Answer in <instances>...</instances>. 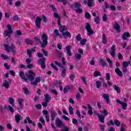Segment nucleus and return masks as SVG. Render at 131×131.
I'll use <instances>...</instances> for the list:
<instances>
[{
	"label": "nucleus",
	"instance_id": "obj_1",
	"mask_svg": "<svg viewBox=\"0 0 131 131\" xmlns=\"http://www.w3.org/2000/svg\"><path fill=\"white\" fill-rule=\"evenodd\" d=\"M7 28L8 30H6L4 31V36L5 37H7V36H8V37L6 39V40L8 42V40L9 41H11V40H12V39L10 38V36H11V34H13V31L12 30V28L11 27V25H7Z\"/></svg>",
	"mask_w": 131,
	"mask_h": 131
},
{
	"label": "nucleus",
	"instance_id": "obj_2",
	"mask_svg": "<svg viewBox=\"0 0 131 131\" xmlns=\"http://www.w3.org/2000/svg\"><path fill=\"white\" fill-rule=\"evenodd\" d=\"M4 47L6 51H7L8 53H10V52H12L13 55L16 54V51H15V46H14V45L12 44L11 47H9L8 45H5Z\"/></svg>",
	"mask_w": 131,
	"mask_h": 131
},
{
	"label": "nucleus",
	"instance_id": "obj_3",
	"mask_svg": "<svg viewBox=\"0 0 131 131\" xmlns=\"http://www.w3.org/2000/svg\"><path fill=\"white\" fill-rule=\"evenodd\" d=\"M103 115H98V118L100 121V122H102V123L104 122V119H105V116H107L108 115V112L107 111V110H104L102 112Z\"/></svg>",
	"mask_w": 131,
	"mask_h": 131
},
{
	"label": "nucleus",
	"instance_id": "obj_4",
	"mask_svg": "<svg viewBox=\"0 0 131 131\" xmlns=\"http://www.w3.org/2000/svg\"><path fill=\"white\" fill-rule=\"evenodd\" d=\"M26 75L27 76V79L28 78L31 81H33L34 78H35V73L31 70L28 71V75Z\"/></svg>",
	"mask_w": 131,
	"mask_h": 131
},
{
	"label": "nucleus",
	"instance_id": "obj_5",
	"mask_svg": "<svg viewBox=\"0 0 131 131\" xmlns=\"http://www.w3.org/2000/svg\"><path fill=\"white\" fill-rule=\"evenodd\" d=\"M43 43L41 44L42 48H45L48 45V36L46 34H43L41 36Z\"/></svg>",
	"mask_w": 131,
	"mask_h": 131
},
{
	"label": "nucleus",
	"instance_id": "obj_6",
	"mask_svg": "<svg viewBox=\"0 0 131 131\" xmlns=\"http://www.w3.org/2000/svg\"><path fill=\"white\" fill-rule=\"evenodd\" d=\"M85 28L87 31V33L88 35H92V34H94V31L92 29V28L91 27V25L89 24L88 23L86 24V27Z\"/></svg>",
	"mask_w": 131,
	"mask_h": 131
},
{
	"label": "nucleus",
	"instance_id": "obj_7",
	"mask_svg": "<svg viewBox=\"0 0 131 131\" xmlns=\"http://www.w3.org/2000/svg\"><path fill=\"white\" fill-rule=\"evenodd\" d=\"M116 51V46L115 45H113L111 47V50L110 51V54L113 57V58H115V52Z\"/></svg>",
	"mask_w": 131,
	"mask_h": 131
},
{
	"label": "nucleus",
	"instance_id": "obj_8",
	"mask_svg": "<svg viewBox=\"0 0 131 131\" xmlns=\"http://www.w3.org/2000/svg\"><path fill=\"white\" fill-rule=\"evenodd\" d=\"M27 121L29 124H32L33 126H35V122L32 121L31 119H30V118L29 117H27L24 120V123L25 124H26L27 123Z\"/></svg>",
	"mask_w": 131,
	"mask_h": 131
},
{
	"label": "nucleus",
	"instance_id": "obj_9",
	"mask_svg": "<svg viewBox=\"0 0 131 131\" xmlns=\"http://www.w3.org/2000/svg\"><path fill=\"white\" fill-rule=\"evenodd\" d=\"M41 20H42V18L41 17H36L35 20V25L37 28H39V27H40V24H41Z\"/></svg>",
	"mask_w": 131,
	"mask_h": 131
},
{
	"label": "nucleus",
	"instance_id": "obj_10",
	"mask_svg": "<svg viewBox=\"0 0 131 131\" xmlns=\"http://www.w3.org/2000/svg\"><path fill=\"white\" fill-rule=\"evenodd\" d=\"M18 74L19 76L20 77V78H21V79H24V80H27V76L24 74V72L20 71Z\"/></svg>",
	"mask_w": 131,
	"mask_h": 131
},
{
	"label": "nucleus",
	"instance_id": "obj_11",
	"mask_svg": "<svg viewBox=\"0 0 131 131\" xmlns=\"http://www.w3.org/2000/svg\"><path fill=\"white\" fill-rule=\"evenodd\" d=\"M117 102L121 105L124 110L126 109V106H127V104H126V103L121 102V101L119 100V99H117Z\"/></svg>",
	"mask_w": 131,
	"mask_h": 131
},
{
	"label": "nucleus",
	"instance_id": "obj_12",
	"mask_svg": "<svg viewBox=\"0 0 131 131\" xmlns=\"http://www.w3.org/2000/svg\"><path fill=\"white\" fill-rule=\"evenodd\" d=\"M72 47H71V46H67L66 47V50H67V54L68 56H72V53H71V49Z\"/></svg>",
	"mask_w": 131,
	"mask_h": 131
},
{
	"label": "nucleus",
	"instance_id": "obj_13",
	"mask_svg": "<svg viewBox=\"0 0 131 131\" xmlns=\"http://www.w3.org/2000/svg\"><path fill=\"white\" fill-rule=\"evenodd\" d=\"M39 82H40V78L39 77H36L35 81H31V83L33 85H37V83H39Z\"/></svg>",
	"mask_w": 131,
	"mask_h": 131
},
{
	"label": "nucleus",
	"instance_id": "obj_14",
	"mask_svg": "<svg viewBox=\"0 0 131 131\" xmlns=\"http://www.w3.org/2000/svg\"><path fill=\"white\" fill-rule=\"evenodd\" d=\"M46 59L45 58H41L39 59V63L41 64V67L42 69H45L46 68V62H45Z\"/></svg>",
	"mask_w": 131,
	"mask_h": 131
},
{
	"label": "nucleus",
	"instance_id": "obj_15",
	"mask_svg": "<svg viewBox=\"0 0 131 131\" xmlns=\"http://www.w3.org/2000/svg\"><path fill=\"white\" fill-rule=\"evenodd\" d=\"M24 101V100L22 98H19L18 100V104H19V107L17 108L18 110H20V109H22V107H23V102Z\"/></svg>",
	"mask_w": 131,
	"mask_h": 131
},
{
	"label": "nucleus",
	"instance_id": "obj_16",
	"mask_svg": "<svg viewBox=\"0 0 131 131\" xmlns=\"http://www.w3.org/2000/svg\"><path fill=\"white\" fill-rule=\"evenodd\" d=\"M63 36L64 38H67V37H71V34L68 31H66L64 33L61 34V37Z\"/></svg>",
	"mask_w": 131,
	"mask_h": 131
},
{
	"label": "nucleus",
	"instance_id": "obj_17",
	"mask_svg": "<svg viewBox=\"0 0 131 131\" xmlns=\"http://www.w3.org/2000/svg\"><path fill=\"white\" fill-rule=\"evenodd\" d=\"M93 2L94 0H84L83 3L85 5L87 4L88 7H92V4H93Z\"/></svg>",
	"mask_w": 131,
	"mask_h": 131
},
{
	"label": "nucleus",
	"instance_id": "obj_18",
	"mask_svg": "<svg viewBox=\"0 0 131 131\" xmlns=\"http://www.w3.org/2000/svg\"><path fill=\"white\" fill-rule=\"evenodd\" d=\"M103 98H104V100H105V102L106 104H109L110 103V100H109V95L107 94H104L102 95Z\"/></svg>",
	"mask_w": 131,
	"mask_h": 131
},
{
	"label": "nucleus",
	"instance_id": "obj_19",
	"mask_svg": "<svg viewBox=\"0 0 131 131\" xmlns=\"http://www.w3.org/2000/svg\"><path fill=\"white\" fill-rule=\"evenodd\" d=\"M60 70L61 71V75L62 77H65V76H66V68H65L64 67H63L62 68H61V69Z\"/></svg>",
	"mask_w": 131,
	"mask_h": 131
},
{
	"label": "nucleus",
	"instance_id": "obj_20",
	"mask_svg": "<svg viewBox=\"0 0 131 131\" xmlns=\"http://www.w3.org/2000/svg\"><path fill=\"white\" fill-rule=\"evenodd\" d=\"M130 36V34H129V33H125L123 34L122 38L123 39L128 40V38Z\"/></svg>",
	"mask_w": 131,
	"mask_h": 131
},
{
	"label": "nucleus",
	"instance_id": "obj_21",
	"mask_svg": "<svg viewBox=\"0 0 131 131\" xmlns=\"http://www.w3.org/2000/svg\"><path fill=\"white\" fill-rule=\"evenodd\" d=\"M72 88H73V85H72L66 86L63 89V92L64 93V94H66V93H68V91H69V90H70L71 89H72Z\"/></svg>",
	"mask_w": 131,
	"mask_h": 131
},
{
	"label": "nucleus",
	"instance_id": "obj_22",
	"mask_svg": "<svg viewBox=\"0 0 131 131\" xmlns=\"http://www.w3.org/2000/svg\"><path fill=\"white\" fill-rule=\"evenodd\" d=\"M52 9L53 10V11H54V16L55 17V18H58V19L60 18V16H59V14H58V13H57L56 12H57V10H56V8H55V7L52 6Z\"/></svg>",
	"mask_w": 131,
	"mask_h": 131
},
{
	"label": "nucleus",
	"instance_id": "obj_23",
	"mask_svg": "<svg viewBox=\"0 0 131 131\" xmlns=\"http://www.w3.org/2000/svg\"><path fill=\"white\" fill-rule=\"evenodd\" d=\"M59 36V38H62V35H60L59 34V30H54V37H57V36Z\"/></svg>",
	"mask_w": 131,
	"mask_h": 131
},
{
	"label": "nucleus",
	"instance_id": "obj_24",
	"mask_svg": "<svg viewBox=\"0 0 131 131\" xmlns=\"http://www.w3.org/2000/svg\"><path fill=\"white\" fill-rule=\"evenodd\" d=\"M56 124L58 127H61L62 125H63V123L62 122V121L60 119L56 120Z\"/></svg>",
	"mask_w": 131,
	"mask_h": 131
},
{
	"label": "nucleus",
	"instance_id": "obj_25",
	"mask_svg": "<svg viewBox=\"0 0 131 131\" xmlns=\"http://www.w3.org/2000/svg\"><path fill=\"white\" fill-rule=\"evenodd\" d=\"M81 98H82L81 94H80V93H77L76 94V99L77 101H78V102H81Z\"/></svg>",
	"mask_w": 131,
	"mask_h": 131
},
{
	"label": "nucleus",
	"instance_id": "obj_26",
	"mask_svg": "<svg viewBox=\"0 0 131 131\" xmlns=\"http://www.w3.org/2000/svg\"><path fill=\"white\" fill-rule=\"evenodd\" d=\"M67 29V27L65 26H59V31L60 32H63Z\"/></svg>",
	"mask_w": 131,
	"mask_h": 131
},
{
	"label": "nucleus",
	"instance_id": "obj_27",
	"mask_svg": "<svg viewBox=\"0 0 131 131\" xmlns=\"http://www.w3.org/2000/svg\"><path fill=\"white\" fill-rule=\"evenodd\" d=\"M15 119L17 122V123H19L20 120L21 119V115H16L15 116Z\"/></svg>",
	"mask_w": 131,
	"mask_h": 131
},
{
	"label": "nucleus",
	"instance_id": "obj_28",
	"mask_svg": "<svg viewBox=\"0 0 131 131\" xmlns=\"http://www.w3.org/2000/svg\"><path fill=\"white\" fill-rule=\"evenodd\" d=\"M115 71L119 76H122V72H121V71L119 69H116Z\"/></svg>",
	"mask_w": 131,
	"mask_h": 131
},
{
	"label": "nucleus",
	"instance_id": "obj_29",
	"mask_svg": "<svg viewBox=\"0 0 131 131\" xmlns=\"http://www.w3.org/2000/svg\"><path fill=\"white\" fill-rule=\"evenodd\" d=\"M51 114L52 120H55V118H56V116H57V113L55 112H51Z\"/></svg>",
	"mask_w": 131,
	"mask_h": 131
},
{
	"label": "nucleus",
	"instance_id": "obj_30",
	"mask_svg": "<svg viewBox=\"0 0 131 131\" xmlns=\"http://www.w3.org/2000/svg\"><path fill=\"white\" fill-rule=\"evenodd\" d=\"M27 52L28 55H29V57L30 58H31V55L32 54V53H33V52H34V49H32L31 50H29V49H28Z\"/></svg>",
	"mask_w": 131,
	"mask_h": 131
},
{
	"label": "nucleus",
	"instance_id": "obj_31",
	"mask_svg": "<svg viewBox=\"0 0 131 131\" xmlns=\"http://www.w3.org/2000/svg\"><path fill=\"white\" fill-rule=\"evenodd\" d=\"M96 88L97 89H100V88H101V86L102 85V82H101L100 81H96Z\"/></svg>",
	"mask_w": 131,
	"mask_h": 131
},
{
	"label": "nucleus",
	"instance_id": "obj_32",
	"mask_svg": "<svg viewBox=\"0 0 131 131\" xmlns=\"http://www.w3.org/2000/svg\"><path fill=\"white\" fill-rule=\"evenodd\" d=\"M114 29H116V30H117V32H119V31H120V26H119V25L118 24H115L114 26Z\"/></svg>",
	"mask_w": 131,
	"mask_h": 131
},
{
	"label": "nucleus",
	"instance_id": "obj_33",
	"mask_svg": "<svg viewBox=\"0 0 131 131\" xmlns=\"http://www.w3.org/2000/svg\"><path fill=\"white\" fill-rule=\"evenodd\" d=\"M44 96L45 97V100L46 101V102H49V101L51 100V96H50V95H49L48 94H46Z\"/></svg>",
	"mask_w": 131,
	"mask_h": 131
},
{
	"label": "nucleus",
	"instance_id": "obj_34",
	"mask_svg": "<svg viewBox=\"0 0 131 131\" xmlns=\"http://www.w3.org/2000/svg\"><path fill=\"white\" fill-rule=\"evenodd\" d=\"M99 63L100 65H102V66L103 67H104V66H105V65H106V62H105V61L103 60V59H100L99 60Z\"/></svg>",
	"mask_w": 131,
	"mask_h": 131
},
{
	"label": "nucleus",
	"instance_id": "obj_35",
	"mask_svg": "<svg viewBox=\"0 0 131 131\" xmlns=\"http://www.w3.org/2000/svg\"><path fill=\"white\" fill-rule=\"evenodd\" d=\"M23 90L24 92V94H25V95H29V94H30V92H29V90H28V89H27V88H23Z\"/></svg>",
	"mask_w": 131,
	"mask_h": 131
},
{
	"label": "nucleus",
	"instance_id": "obj_36",
	"mask_svg": "<svg viewBox=\"0 0 131 131\" xmlns=\"http://www.w3.org/2000/svg\"><path fill=\"white\" fill-rule=\"evenodd\" d=\"M8 102L9 103H10L11 105H12V106H13V107H14V106H15V104H14V99L12 98H10L8 100Z\"/></svg>",
	"mask_w": 131,
	"mask_h": 131
},
{
	"label": "nucleus",
	"instance_id": "obj_37",
	"mask_svg": "<svg viewBox=\"0 0 131 131\" xmlns=\"http://www.w3.org/2000/svg\"><path fill=\"white\" fill-rule=\"evenodd\" d=\"M102 42L104 45H106V43H107V39H106V36L105 34L102 35Z\"/></svg>",
	"mask_w": 131,
	"mask_h": 131
},
{
	"label": "nucleus",
	"instance_id": "obj_38",
	"mask_svg": "<svg viewBox=\"0 0 131 131\" xmlns=\"http://www.w3.org/2000/svg\"><path fill=\"white\" fill-rule=\"evenodd\" d=\"M10 85V84L9 83V82L7 81H5L3 82V86H5V88H6V89H8L9 88Z\"/></svg>",
	"mask_w": 131,
	"mask_h": 131
},
{
	"label": "nucleus",
	"instance_id": "obj_39",
	"mask_svg": "<svg viewBox=\"0 0 131 131\" xmlns=\"http://www.w3.org/2000/svg\"><path fill=\"white\" fill-rule=\"evenodd\" d=\"M130 63V61H124L123 62V67H128V64Z\"/></svg>",
	"mask_w": 131,
	"mask_h": 131
},
{
	"label": "nucleus",
	"instance_id": "obj_40",
	"mask_svg": "<svg viewBox=\"0 0 131 131\" xmlns=\"http://www.w3.org/2000/svg\"><path fill=\"white\" fill-rule=\"evenodd\" d=\"M69 112L71 115H73V107L72 106H69Z\"/></svg>",
	"mask_w": 131,
	"mask_h": 131
},
{
	"label": "nucleus",
	"instance_id": "obj_41",
	"mask_svg": "<svg viewBox=\"0 0 131 131\" xmlns=\"http://www.w3.org/2000/svg\"><path fill=\"white\" fill-rule=\"evenodd\" d=\"M106 60H107L108 63H109L110 68H112V66L113 65L112 64V60H111V59L109 58H107Z\"/></svg>",
	"mask_w": 131,
	"mask_h": 131
},
{
	"label": "nucleus",
	"instance_id": "obj_42",
	"mask_svg": "<svg viewBox=\"0 0 131 131\" xmlns=\"http://www.w3.org/2000/svg\"><path fill=\"white\" fill-rule=\"evenodd\" d=\"M94 76L95 77H97V76H101V74L100 73V72L98 71H96L94 73Z\"/></svg>",
	"mask_w": 131,
	"mask_h": 131
},
{
	"label": "nucleus",
	"instance_id": "obj_43",
	"mask_svg": "<svg viewBox=\"0 0 131 131\" xmlns=\"http://www.w3.org/2000/svg\"><path fill=\"white\" fill-rule=\"evenodd\" d=\"M114 90H116V91L118 94H120V89H119L118 86L115 85L114 86Z\"/></svg>",
	"mask_w": 131,
	"mask_h": 131
},
{
	"label": "nucleus",
	"instance_id": "obj_44",
	"mask_svg": "<svg viewBox=\"0 0 131 131\" xmlns=\"http://www.w3.org/2000/svg\"><path fill=\"white\" fill-rule=\"evenodd\" d=\"M74 6L75 8H76L77 9H78L80 8V7H81V5L80 4V3H75L74 4Z\"/></svg>",
	"mask_w": 131,
	"mask_h": 131
},
{
	"label": "nucleus",
	"instance_id": "obj_45",
	"mask_svg": "<svg viewBox=\"0 0 131 131\" xmlns=\"http://www.w3.org/2000/svg\"><path fill=\"white\" fill-rule=\"evenodd\" d=\"M75 57L76 58V59H77L78 60H80V59L81 58V54L77 53L75 54Z\"/></svg>",
	"mask_w": 131,
	"mask_h": 131
},
{
	"label": "nucleus",
	"instance_id": "obj_46",
	"mask_svg": "<svg viewBox=\"0 0 131 131\" xmlns=\"http://www.w3.org/2000/svg\"><path fill=\"white\" fill-rule=\"evenodd\" d=\"M54 63H55V64H56V65H57V66H59V67H60V68H62V67H64L63 66H62V64H61V62H60L55 61Z\"/></svg>",
	"mask_w": 131,
	"mask_h": 131
},
{
	"label": "nucleus",
	"instance_id": "obj_47",
	"mask_svg": "<svg viewBox=\"0 0 131 131\" xmlns=\"http://www.w3.org/2000/svg\"><path fill=\"white\" fill-rule=\"evenodd\" d=\"M26 43H27V45H32V43H33V42L32 41V40L29 39H27L26 40Z\"/></svg>",
	"mask_w": 131,
	"mask_h": 131
},
{
	"label": "nucleus",
	"instance_id": "obj_48",
	"mask_svg": "<svg viewBox=\"0 0 131 131\" xmlns=\"http://www.w3.org/2000/svg\"><path fill=\"white\" fill-rule=\"evenodd\" d=\"M94 20H95V22L97 24H99V23H100V17H99L98 16L94 18Z\"/></svg>",
	"mask_w": 131,
	"mask_h": 131
},
{
	"label": "nucleus",
	"instance_id": "obj_49",
	"mask_svg": "<svg viewBox=\"0 0 131 131\" xmlns=\"http://www.w3.org/2000/svg\"><path fill=\"white\" fill-rule=\"evenodd\" d=\"M7 109L8 110H10L12 113L14 112V108L11 105H8L7 107Z\"/></svg>",
	"mask_w": 131,
	"mask_h": 131
},
{
	"label": "nucleus",
	"instance_id": "obj_50",
	"mask_svg": "<svg viewBox=\"0 0 131 131\" xmlns=\"http://www.w3.org/2000/svg\"><path fill=\"white\" fill-rule=\"evenodd\" d=\"M85 42H86V39H82L80 41V44L81 45V46L85 45Z\"/></svg>",
	"mask_w": 131,
	"mask_h": 131
},
{
	"label": "nucleus",
	"instance_id": "obj_51",
	"mask_svg": "<svg viewBox=\"0 0 131 131\" xmlns=\"http://www.w3.org/2000/svg\"><path fill=\"white\" fill-rule=\"evenodd\" d=\"M76 38L77 40L80 41V40H81V36L79 34L76 36Z\"/></svg>",
	"mask_w": 131,
	"mask_h": 131
},
{
	"label": "nucleus",
	"instance_id": "obj_52",
	"mask_svg": "<svg viewBox=\"0 0 131 131\" xmlns=\"http://www.w3.org/2000/svg\"><path fill=\"white\" fill-rule=\"evenodd\" d=\"M114 123L116 126H119L120 125V122L117 120L114 121Z\"/></svg>",
	"mask_w": 131,
	"mask_h": 131
},
{
	"label": "nucleus",
	"instance_id": "obj_53",
	"mask_svg": "<svg viewBox=\"0 0 131 131\" xmlns=\"http://www.w3.org/2000/svg\"><path fill=\"white\" fill-rule=\"evenodd\" d=\"M125 127V124H122L121 125L120 131H125V129H124Z\"/></svg>",
	"mask_w": 131,
	"mask_h": 131
},
{
	"label": "nucleus",
	"instance_id": "obj_54",
	"mask_svg": "<svg viewBox=\"0 0 131 131\" xmlns=\"http://www.w3.org/2000/svg\"><path fill=\"white\" fill-rule=\"evenodd\" d=\"M42 113L43 115H45V117L49 116V112H48V111L43 110L42 111Z\"/></svg>",
	"mask_w": 131,
	"mask_h": 131
},
{
	"label": "nucleus",
	"instance_id": "obj_55",
	"mask_svg": "<svg viewBox=\"0 0 131 131\" xmlns=\"http://www.w3.org/2000/svg\"><path fill=\"white\" fill-rule=\"evenodd\" d=\"M75 11L76 12V13H78L79 14H80V13H82V12H83L82 9H81L80 8H78V9H76Z\"/></svg>",
	"mask_w": 131,
	"mask_h": 131
},
{
	"label": "nucleus",
	"instance_id": "obj_56",
	"mask_svg": "<svg viewBox=\"0 0 131 131\" xmlns=\"http://www.w3.org/2000/svg\"><path fill=\"white\" fill-rule=\"evenodd\" d=\"M15 5L16 7H19V6H21V1H16L15 2Z\"/></svg>",
	"mask_w": 131,
	"mask_h": 131
},
{
	"label": "nucleus",
	"instance_id": "obj_57",
	"mask_svg": "<svg viewBox=\"0 0 131 131\" xmlns=\"http://www.w3.org/2000/svg\"><path fill=\"white\" fill-rule=\"evenodd\" d=\"M85 18H87L88 19H90L91 18V14L88 12H85Z\"/></svg>",
	"mask_w": 131,
	"mask_h": 131
},
{
	"label": "nucleus",
	"instance_id": "obj_58",
	"mask_svg": "<svg viewBox=\"0 0 131 131\" xmlns=\"http://www.w3.org/2000/svg\"><path fill=\"white\" fill-rule=\"evenodd\" d=\"M39 120L40 122H41V123L43 124V125H45L46 123L45 122V120L43 119V118L42 117H41L39 118Z\"/></svg>",
	"mask_w": 131,
	"mask_h": 131
},
{
	"label": "nucleus",
	"instance_id": "obj_59",
	"mask_svg": "<svg viewBox=\"0 0 131 131\" xmlns=\"http://www.w3.org/2000/svg\"><path fill=\"white\" fill-rule=\"evenodd\" d=\"M51 67H52V68H53V69H55L56 71H58V68L56 67L55 65H54V64L51 63Z\"/></svg>",
	"mask_w": 131,
	"mask_h": 131
},
{
	"label": "nucleus",
	"instance_id": "obj_60",
	"mask_svg": "<svg viewBox=\"0 0 131 131\" xmlns=\"http://www.w3.org/2000/svg\"><path fill=\"white\" fill-rule=\"evenodd\" d=\"M81 79H82L83 83H84V84H86V78H85V77H82Z\"/></svg>",
	"mask_w": 131,
	"mask_h": 131
},
{
	"label": "nucleus",
	"instance_id": "obj_61",
	"mask_svg": "<svg viewBox=\"0 0 131 131\" xmlns=\"http://www.w3.org/2000/svg\"><path fill=\"white\" fill-rule=\"evenodd\" d=\"M102 20L104 21V22H106L107 21V15L106 14H104L102 17Z\"/></svg>",
	"mask_w": 131,
	"mask_h": 131
},
{
	"label": "nucleus",
	"instance_id": "obj_62",
	"mask_svg": "<svg viewBox=\"0 0 131 131\" xmlns=\"http://www.w3.org/2000/svg\"><path fill=\"white\" fill-rule=\"evenodd\" d=\"M27 67L28 69H31V68H33V64L32 63L28 64Z\"/></svg>",
	"mask_w": 131,
	"mask_h": 131
},
{
	"label": "nucleus",
	"instance_id": "obj_63",
	"mask_svg": "<svg viewBox=\"0 0 131 131\" xmlns=\"http://www.w3.org/2000/svg\"><path fill=\"white\" fill-rule=\"evenodd\" d=\"M72 122L73 123V124H77V120H76V119L75 118H73L72 119Z\"/></svg>",
	"mask_w": 131,
	"mask_h": 131
},
{
	"label": "nucleus",
	"instance_id": "obj_64",
	"mask_svg": "<svg viewBox=\"0 0 131 131\" xmlns=\"http://www.w3.org/2000/svg\"><path fill=\"white\" fill-rule=\"evenodd\" d=\"M106 80H110V75L109 73L106 74Z\"/></svg>",
	"mask_w": 131,
	"mask_h": 131
}]
</instances>
